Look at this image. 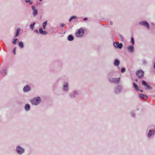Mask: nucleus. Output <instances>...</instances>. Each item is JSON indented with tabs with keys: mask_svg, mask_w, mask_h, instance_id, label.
Masks as SVG:
<instances>
[{
	"mask_svg": "<svg viewBox=\"0 0 155 155\" xmlns=\"http://www.w3.org/2000/svg\"><path fill=\"white\" fill-rule=\"evenodd\" d=\"M30 101L32 105H37L41 102V99L39 97H35L31 99Z\"/></svg>",
	"mask_w": 155,
	"mask_h": 155,
	"instance_id": "f257e3e1",
	"label": "nucleus"
},
{
	"mask_svg": "<svg viewBox=\"0 0 155 155\" xmlns=\"http://www.w3.org/2000/svg\"><path fill=\"white\" fill-rule=\"evenodd\" d=\"M120 78H114L112 77H110L109 78V81L111 83H114L115 84H118L120 81Z\"/></svg>",
	"mask_w": 155,
	"mask_h": 155,
	"instance_id": "f03ea898",
	"label": "nucleus"
},
{
	"mask_svg": "<svg viewBox=\"0 0 155 155\" xmlns=\"http://www.w3.org/2000/svg\"><path fill=\"white\" fill-rule=\"evenodd\" d=\"M16 150L17 153L19 154H21L25 152L24 149L20 146L16 147Z\"/></svg>",
	"mask_w": 155,
	"mask_h": 155,
	"instance_id": "7ed1b4c3",
	"label": "nucleus"
},
{
	"mask_svg": "<svg viewBox=\"0 0 155 155\" xmlns=\"http://www.w3.org/2000/svg\"><path fill=\"white\" fill-rule=\"evenodd\" d=\"M123 87L120 85H118L114 89V93L115 94H119L121 92L122 90Z\"/></svg>",
	"mask_w": 155,
	"mask_h": 155,
	"instance_id": "20e7f679",
	"label": "nucleus"
},
{
	"mask_svg": "<svg viewBox=\"0 0 155 155\" xmlns=\"http://www.w3.org/2000/svg\"><path fill=\"white\" fill-rule=\"evenodd\" d=\"M136 75L138 76L139 78H142L143 77L144 73V72L141 70H138L137 71Z\"/></svg>",
	"mask_w": 155,
	"mask_h": 155,
	"instance_id": "39448f33",
	"label": "nucleus"
},
{
	"mask_svg": "<svg viewBox=\"0 0 155 155\" xmlns=\"http://www.w3.org/2000/svg\"><path fill=\"white\" fill-rule=\"evenodd\" d=\"M140 25L146 27L148 29H150V26L148 23L146 21H140L139 22Z\"/></svg>",
	"mask_w": 155,
	"mask_h": 155,
	"instance_id": "423d86ee",
	"label": "nucleus"
},
{
	"mask_svg": "<svg viewBox=\"0 0 155 155\" xmlns=\"http://www.w3.org/2000/svg\"><path fill=\"white\" fill-rule=\"evenodd\" d=\"M84 34V31L83 29H80L78 30V32L76 33V35L77 37H81Z\"/></svg>",
	"mask_w": 155,
	"mask_h": 155,
	"instance_id": "0eeeda50",
	"label": "nucleus"
},
{
	"mask_svg": "<svg viewBox=\"0 0 155 155\" xmlns=\"http://www.w3.org/2000/svg\"><path fill=\"white\" fill-rule=\"evenodd\" d=\"M113 45L115 47L119 49H121L123 46V45L122 43H120L119 42L116 41L114 42Z\"/></svg>",
	"mask_w": 155,
	"mask_h": 155,
	"instance_id": "6e6552de",
	"label": "nucleus"
},
{
	"mask_svg": "<svg viewBox=\"0 0 155 155\" xmlns=\"http://www.w3.org/2000/svg\"><path fill=\"white\" fill-rule=\"evenodd\" d=\"M31 8L33 10V15L34 16H35L38 14V10L36 9L35 6L34 5H32Z\"/></svg>",
	"mask_w": 155,
	"mask_h": 155,
	"instance_id": "1a4fd4ad",
	"label": "nucleus"
},
{
	"mask_svg": "<svg viewBox=\"0 0 155 155\" xmlns=\"http://www.w3.org/2000/svg\"><path fill=\"white\" fill-rule=\"evenodd\" d=\"M31 90V88L30 86L27 84L25 86L23 89V90L24 92H27L30 91Z\"/></svg>",
	"mask_w": 155,
	"mask_h": 155,
	"instance_id": "9d476101",
	"label": "nucleus"
},
{
	"mask_svg": "<svg viewBox=\"0 0 155 155\" xmlns=\"http://www.w3.org/2000/svg\"><path fill=\"white\" fill-rule=\"evenodd\" d=\"M142 84L144 86L146 87L145 88L146 90H149L152 88L149 85H148L147 83L144 81H142Z\"/></svg>",
	"mask_w": 155,
	"mask_h": 155,
	"instance_id": "9b49d317",
	"label": "nucleus"
},
{
	"mask_svg": "<svg viewBox=\"0 0 155 155\" xmlns=\"http://www.w3.org/2000/svg\"><path fill=\"white\" fill-rule=\"evenodd\" d=\"M78 94V91H74L70 94V96L71 98H74Z\"/></svg>",
	"mask_w": 155,
	"mask_h": 155,
	"instance_id": "f8f14e48",
	"label": "nucleus"
},
{
	"mask_svg": "<svg viewBox=\"0 0 155 155\" xmlns=\"http://www.w3.org/2000/svg\"><path fill=\"white\" fill-rule=\"evenodd\" d=\"M63 89L64 91L67 92L68 91V85L67 83H65L63 86Z\"/></svg>",
	"mask_w": 155,
	"mask_h": 155,
	"instance_id": "ddd939ff",
	"label": "nucleus"
},
{
	"mask_svg": "<svg viewBox=\"0 0 155 155\" xmlns=\"http://www.w3.org/2000/svg\"><path fill=\"white\" fill-rule=\"evenodd\" d=\"M127 50L130 52L133 53L134 52V46L133 45L127 47Z\"/></svg>",
	"mask_w": 155,
	"mask_h": 155,
	"instance_id": "4468645a",
	"label": "nucleus"
},
{
	"mask_svg": "<svg viewBox=\"0 0 155 155\" xmlns=\"http://www.w3.org/2000/svg\"><path fill=\"white\" fill-rule=\"evenodd\" d=\"M39 32L40 34L43 35H46L47 34V32L46 31H43L41 27H40L39 28Z\"/></svg>",
	"mask_w": 155,
	"mask_h": 155,
	"instance_id": "2eb2a0df",
	"label": "nucleus"
},
{
	"mask_svg": "<svg viewBox=\"0 0 155 155\" xmlns=\"http://www.w3.org/2000/svg\"><path fill=\"white\" fill-rule=\"evenodd\" d=\"M114 65L116 67H118L120 64V61L118 59H115L114 63Z\"/></svg>",
	"mask_w": 155,
	"mask_h": 155,
	"instance_id": "dca6fc26",
	"label": "nucleus"
},
{
	"mask_svg": "<svg viewBox=\"0 0 155 155\" xmlns=\"http://www.w3.org/2000/svg\"><path fill=\"white\" fill-rule=\"evenodd\" d=\"M155 133V131L154 130H150L148 134V137H150L152 135H153Z\"/></svg>",
	"mask_w": 155,
	"mask_h": 155,
	"instance_id": "f3484780",
	"label": "nucleus"
},
{
	"mask_svg": "<svg viewBox=\"0 0 155 155\" xmlns=\"http://www.w3.org/2000/svg\"><path fill=\"white\" fill-rule=\"evenodd\" d=\"M139 97L143 99H144V100H146V99H145V98H146V99H147L148 98V97L147 95L143 94H140L139 95Z\"/></svg>",
	"mask_w": 155,
	"mask_h": 155,
	"instance_id": "a211bd4d",
	"label": "nucleus"
},
{
	"mask_svg": "<svg viewBox=\"0 0 155 155\" xmlns=\"http://www.w3.org/2000/svg\"><path fill=\"white\" fill-rule=\"evenodd\" d=\"M30 105L29 104H27L25 105V109L26 111H28L30 110Z\"/></svg>",
	"mask_w": 155,
	"mask_h": 155,
	"instance_id": "6ab92c4d",
	"label": "nucleus"
},
{
	"mask_svg": "<svg viewBox=\"0 0 155 155\" xmlns=\"http://www.w3.org/2000/svg\"><path fill=\"white\" fill-rule=\"evenodd\" d=\"M133 87L135 90L137 91L139 90V87L136 84H135V83H133Z\"/></svg>",
	"mask_w": 155,
	"mask_h": 155,
	"instance_id": "aec40b11",
	"label": "nucleus"
},
{
	"mask_svg": "<svg viewBox=\"0 0 155 155\" xmlns=\"http://www.w3.org/2000/svg\"><path fill=\"white\" fill-rule=\"evenodd\" d=\"M74 38V37L71 35H69L68 37V39L69 41H72Z\"/></svg>",
	"mask_w": 155,
	"mask_h": 155,
	"instance_id": "412c9836",
	"label": "nucleus"
},
{
	"mask_svg": "<svg viewBox=\"0 0 155 155\" xmlns=\"http://www.w3.org/2000/svg\"><path fill=\"white\" fill-rule=\"evenodd\" d=\"M48 23V21H45L44 22H43L42 25V27L45 30L46 29V26L47 25Z\"/></svg>",
	"mask_w": 155,
	"mask_h": 155,
	"instance_id": "4be33fe9",
	"label": "nucleus"
},
{
	"mask_svg": "<svg viewBox=\"0 0 155 155\" xmlns=\"http://www.w3.org/2000/svg\"><path fill=\"white\" fill-rule=\"evenodd\" d=\"M35 22H32L31 24L30 25V28L32 30H33L34 28L35 25Z\"/></svg>",
	"mask_w": 155,
	"mask_h": 155,
	"instance_id": "5701e85b",
	"label": "nucleus"
},
{
	"mask_svg": "<svg viewBox=\"0 0 155 155\" xmlns=\"http://www.w3.org/2000/svg\"><path fill=\"white\" fill-rule=\"evenodd\" d=\"M18 46L21 48H22L24 47L23 42L22 41L19 42L18 44Z\"/></svg>",
	"mask_w": 155,
	"mask_h": 155,
	"instance_id": "b1692460",
	"label": "nucleus"
},
{
	"mask_svg": "<svg viewBox=\"0 0 155 155\" xmlns=\"http://www.w3.org/2000/svg\"><path fill=\"white\" fill-rule=\"evenodd\" d=\"M7 70L6 69H4L2 71V73L4 75H5L7 74Z\"/></svg>",
	"mask_w": 155,
	"mask_h": 155,
	"instance_id": "393cba45",
	"label": "nucleus"
},
{
	"mask_svg": "<svg viewBox=\"0 0 155 155\" xmlns=\"http://www.w3.org/2000/svg\"><path fill=\"white\" fill-rule=\"evenodd\" d=\"M20 31V28H18L16 31V33L15 36V37H17L19 35V33Z\"/></svg>",
	"mask_w": 155,
	"mask_h": 155,
	"instance_id": "a878e982",
	"label": "nucleus"
},
{
	"mask_svg": "<svg viewBox=\"0 0 155 155\" xmlns=\"http://www.w3.org/2000/svg\"><path fill=\"white\" fill-rule=\"evenodd\" d=\"M77 18V17L75 16H73L71 17L69 20V21H71L72 20L74 19H76Z\"/></svg>",
	"mask_w": 155,
	"mask_h": 155,
	"instance_id": "bb28decb",
	"label": "nucleus"
},
{
	"mask_svg": "<svg viewBox=\"0 0 155 155\" xmlns=\"http://www.w3.org/2000/svg\"><path fill=\"white\" fill-rule=\"evenodd\" d=\"M118 37H119V39L121 41H123V36L122 35H118Z\"/></svg>",
	"mask_w": 155,
	"mask_h": 155,
	"instance_id": "cd10ccee",
	"label": "nucleus"
},
{
	"mask_svg": "<svg viewBox=\"0 0 155 155\" xmlns=\"http://www.w3.org/2000/svg\"><path fill=\"white\" fill-rule=\"evenodd\" d=\"M17 41H18V40L17 39H13L12 43L14 44H15Z\"/></svg>",
	"mask_w": 155,
	"mask_h": 155,
	"instance_id": "c85d7f7f",
	"label": "nucleus"
},
{
	"mask_svg": "<svg viewBox=\"0 0 155 155\" xmlns=\"http://www.w3.org/2000/svg\"><path fill=\"white\" fill-rule=\"evenodd\" d=\"M131 42L133 45H134V38L133 37L131 38Z\"/></svg>",
	"mask_w": 155,
	"mask_h": 155,
	"instance_id": "c756f323",
	"label": "nucleus"
},
{
	"mask_svg": "<svg viewBox=\"0 0 155 155\" xmlns=\"http://www.w3.org/2000/svg\"><path fill=\"white\" fill-rule=\"evenodd\" d=\"M143 64H146L147 63V61L145 60H143Z\"/></svg>",
	"mask_w": 155,
	"mask_h": 155,
	"instance_id": "7c9ffc66",
	"label": "nucleus"
},
{
	"mask_svg": "<svg viewBox=\"0 0 155 155\" xmlns=\"http://www.w3.org/2000/svg\"><path fill=\"white\" fill-rule=\"evenodd\" d=\"M125 69L124 68H122L121 70V72L122 73H124L125 71Z\"/></svg>",
	"mask_w": 155,
	"mask_h": 155,
	"instance_id": "2f4dec72",
	"label": "nucleus"
},
{
	"mask_svg": "<svg viewBox=\"0 0 155 155\" xmlns=\"http://www.w3.org/2000/svg\"><path fill=\"white\" fill-rule=\"evenodd\" d=\"M16 49V48H14V50H13V52L15 55V54Z\"/></svg>",
	"mask_w": 155,
	"mask_h": 155,
	"instance_id": "473e14b6",
	"label": "nucleus"
},
{
	"mask_svg": "<svg viewBox=\"0 0 155 155\" xmlns=\"http://www.w3.org/2000/svg\"><path fill=\"white\" fill-rule=\"evenodd\" d=\"M30 1V0H25V2L26 3H29Z\"/></svg>",
	"mask_w": 155,
	"mask_h": 155,
	"instance_id": "72a5a7b5",
	"label": "nucleus"
},
{
	"mask_svg": "<svg viewBox=\"0 0 155 155\" xmlns=\"http://www.w3.org/2000/svg\"><path fill=\"white\" fill-rule=\"evenodd\" d=\"M29 4L30 5H31L33 4V2L32 1H30L29 2Z\"/></svg>",
	"mask_w": 155,
	"mask_h": 155,
	"instance_id": "f704fd0d",
	"label": "nucleus"
},
{
	"mask_svg": "<svg viewBox=\"0 0 155 155\" xmlns=\"http://www.w3.org/2000/svg\"><path fill=\"white\" fill-rule=\"evenodd\" d=\"M35 32L37 33H38V30H35Z\"/></svg>",
	"mask_w": 155,
	"mask_h": 155,
	"instance_id": "c9c22d12",
	"label": "nucleus"
},
{
	"mask_svg": "<svg viewBox=\"0 0 155 155\" xmlns=\"http://www.w3.org/2000/svg\"><path fill=\"white\" fill-rule=\"evenodd\" d=\"M61 26L62 27H63L64 25V24H61Z\"/></svg>",
	"mask_w": 155,
	"mask_h": 155,
	"instance_id": "e433bc0d",
	"label": "nucleus"
},
{
	"mask_svg": "<svg viewBox=\"0 0 155 155\" xmlns=\"http://www.w3.org/2000/svg\"><path fill=\"white\" fill-rule=\"evenodd\" d=\"M131 114L132 116L133 117H134L135 116V114L134 113H132Z\"/></svg>",
	"mask_w": 155,
	"mask_h": 155,
	"instance_id": "4c0bfd02",
	"label": "nucleus"
},
{
	"mask_svg": "<svg viewBox=\"0 0 155 155\" xmlns=\"http://www.w3.org/2000/svg\"><path fill=\"white\" fill-rule=\"evenodd\" d=\"M87 18H84L83 19V20H84V21H86V20H87Z\"/></svg>",
	"mask_w": 155,
	"mask_h": 155,
	"instance_id": "58836bf2",
	"label": "nucleus"
},
{
	"mask_svg": "<svg viewBox=\"0 0 155 155\" xmlns=\"http://www.w3.org/2000/svg\"><path fill=\"white\" fill-rule=\"evenodd\" d=\"M110 24L111 25H112L113 24V22L112 21H110Z\"/></svg>",
	"mask_w": 155,
	"mask_h": 155,
	"instance_id": "ea45409f",
	"label": "nucleus"
},
{
	"mask_svg": "<svg viewBox=\"0 0 155 155\" xmlns=\"http://www.w3.org/2000/svg\"><path fill=\"white\" fill-rule=\"evenodd\" d=\"M154 68L155 69V62L154 63Z\"/></svg>",
	"mask_w": 155,
	"mask_h": 155,
	"instance_id": "a19ab883",
	"label": "nucleus"
},
{
	"mask_svg": "<svg viewBox=\"0 0 155 155\" xmlns=\"http://www.w3.org/2000/svg\"><path fill=\"white\" fill-rule=\"evenodd\" d=\"M135 81H138V79H135Z\"/></svg>",
	"mask_w": 155,
	"mask_h": 155,
	"instance_id": "79ce46f5",
	"label": "nucleus"
},
{
	"mask_svg": "<svg viewBox=\"0 0 155 155\" xmlns=\"http://www.w3.org/2000/svg\"><path fill=\"white\" fill-rule=\"evenodd\" d=\"M140 91L141 92H143V91L142 90H140Z\"/></svg>",
	"mask_w": 155,
	"mask_h": 155,
	"instance_id": "37998d69",
	"label": "nucleus"
},
{
	"mask_svg": "<svg viewBox=\"0 0 155 155\" xmlns=\"http://www.w3.org/2000/svg\"><path fill=\"white\" fill-rule=\"evenodd\" d=\"M40 1H42L43 0H39Z\"/></svg>",
	"mask_w": 155,
	"mask_h": 155,
	"instance_id": "c03bdc74",
	"label": "nucleus"
}]
</instances>
